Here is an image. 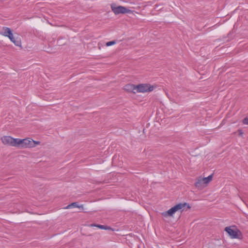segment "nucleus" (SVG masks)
I'll use <instances>...</instances> for the list:
<instances>
[{"label":"nucleus","instance_id":"ddd939ff","mask_svg":"<svg viewBox=\"0 0 248 248\" xmlns=\"http://www.w3.org/2000/svg\"><path fill=\"white\" fill-rule=\"evenodd\" d=\"M91 227H96L98 228L101 229H104L107 230L108 229V227L104 225H99V224H92L90 225Z\"/></svg>","mask_w":248,"mask_h":248},{"label":"nucleus","instance_id":"f03ea898","mask_svg":"<svg viewBox=\"0 0 248 248\" xmlns=\"http://www.w3.org/2000/svg\"><path fill=\"white\" fill-rule=\"evenodd\" d=\"M111 8L112 12L115 15L120 14H124L126 13H133L134 11H132L127 8L122 6H117L115 3H112L111 5Z\"/></svg>","mask_w":248,"mask_h":248},{"label":"nucleus","instance_id":"20e7f679","mask_svg":"<svg viewBox=\"0 0 248 248\" xmlns=\"http://www.w3.org/2000/svg\"><path fill=\"white\" fill-rule=\"evenodd\" d=\"M34 147V143L32 139L30 138L22 139L21 148H32Z\"/></svg>","mask_w":248,"mask_h":248},{"label":"nucleus","instance_id":"7ed1b4c3","mask_svg":"<svg viewBox=\"0 0 248 248\" xmlns=\"http://www.w3.org/2000/svg\"><path fill=\"white\" fill-rule=\"evenodd\" d=\"M154 89V87L148 84H140L136 86V93L150 92Z\"/></svg>","mask_w":248,"mask_h":248},{"label":"nucleus","instance_id":"6ab92c4d","mask_svg":"<svg viewBox=\"0 0 248 248\" xmlns=\"http://www.w3.org/2000/svg\"><path fill=\"white\" fill-rule=\"evenodd\" d=\"M32 141L33 142V143H34V147L36 145H38L40 143V141H34L32 140Z\"/></svg>","mask_w":248,"mask_h":248},{"label":"nucleus","instance_id":"aec40b11","mask_svg":"<svg viewBox=\"0 0 248 248\" xmlns=\"http://www.w3.org/2000/svg\"><path fill=\"white\" fill-rule=\"evenodd\" d=\"M238 131L239 132V135L242 136L243 135V132L242 130H239Z\"/></svg>","mask_w":248,"mask_h":248},{"label":"nucleus","instance_id":"f3484780","mask_svg":"<svg viewBox=\"0 0 248 248\" xmlns=\"http://www.w3.org/2000/svg\"><path fill=\"white\" fill-rule=\"evenodd\" d=\"M160 6H162V5H159V4H156L155 5V9H156L157 11L160 10L162 8V7L160 8Z\"/></svg>","mask_w":248,"mask_h":248},{"label":"nucleus","instance_id":"6e6552de","mask_svg":"<svg viewBox=\"0 0 248 248\" xmlns=\"http://www.w3.org/2000/svg\"><path fill=\"white\" fill-rule=\"evenodd\" d=\"M13 138L11 136H3L1 137V140L2 143L5 145L12 146Z\"/></svg>","mask_w":248,"mask_h":248},{"label":"nucleus","instance_id":"1a4fd4ad","mask_svg":"<svg viewBox=\"0 0 248 248\" xmlns=\"http://www.w3.org/2000/svg\"><path fill=\"white\" fill-rule=\"evenodd\" d=\"M195 186L199 189H202L205 186L204 183L202 181V177H199L196 179Z\"/></svg>","mask_w":248,"mask_h":248},{"label":"nucleus","instance_id":"f8f14e48","mask_svg":"<svg viewBox=\"0 0 248 248\" xmlns=\"http://www.w3.org/2000/svg\"><path fill=\"white\" fill-rule=\"evenodd\" d=\"M3 31L0 32V34L7 37V35L12 32L11 29L8 27H4L2 28Z\"/></svg>","mask_w":248,"mask_h":248},{"label":"nucleus","instance_id":"39448f33","mask_svg":"<svg viewBox=\"0 0 248 248\" xmlns=\"http://www.w3.org/2000/svg\"><path fill=\"white\" fill-rule=\"evenodd\" d=\"M225 231L230 235L232 238H238V232H240L238 231H235L231 229V227H226L225 228Z\"/></svg>","mask_w":248,"mask_h":248},{"label":"nucleus","instance_id":"2eb2a0df","mask_svg":"<svg viewBox=\"0 0 248 248\" xmlns=\"http://www.w3.org/2000/svg\"><path fill=\"white\" fill-rule=\"evenodd\" d=\"M206 179H207V181H208V183L211 182L212 180V178H213V175L211 174V175H210L209 176H208L207 177H206Z\"/></svg>","mask_w":248,"mask_h":248},{"label":"nucleus","instance_id":"9d476101","mask_svg":"<svg viewBox=\"0 0 248 248\" xmlns=\"http://www.w3.org/2000/svg\"><path fill=\"white\" fill-rule=\"evenodd\" d=\"M75 207H77V208H78L82 209V210L83 209V205H79L78 204V202H73V203L68 205L67 206H66L64 208V209H70L71 208H75Z\"/></svg>","mask_w":248,"mask_h":248},{"label":"nucleus","instance_id":"412c9836","mask_svg":"<svg viewBox=\"0 0 248 248\" xmlns=\"http://www.w3.org/2000/svg\"><path fill=\"white\" fill-rule=\"evenodd\" d=\"M58 44H59V46L62 45L60 43H59V42H58Z\"/></svg>","mask_w":248,"mask_h":248},{"label":"nucleus","instance_id":"dca6fc26","mask_svg":"<svg viewBox=\"0 0 248 248\" xmlns=\"http://www.w3.org/2000/svg\"><path fill=\"white\" fill-rule=\"evenodd\" d=\"M202 180L204 185H207L208 184V181H207V179L206 177H205V178L202 177Z\"/></svg>","mask_w":248,"mask_h":248},{"label":"nucleus","instance_id":"0eeeda50","mask_svg":"<svg viewBox=\"0 0 248 248\" xmlns=\"http://www.w3.org/2000/svg\"><path fill=\"white\" fill-rule=\"evenodd\" d=\"M9 38L10 41L12 42L16 46H21V42L20 40H16L14 37L12 31L7 36Z\"/></svg>","mask_w":248,"mask_h":248},{"label":"nucleus","instance_id":"a211bd4d","mask_svg":"<svg viewBox=\"0 0 248 248\" xmlns=\"http://www.w3.org/2000/svg\"><path fill=\"white\" fill-rule=\"evenodd\" d=\"M243 124H248V118H245L243 120Z\"/></svg>","mask_w":248,"mask_h":248},{"label":"nucleus","instance_id":"9b49d317","mask_svg":"<svg viewBox=\"0 0 248 248\" xmlns=\"http://www.w3.org/2000/svg\"><path fill=\"white\" fill-rule=\"evenodd\" d=\"M21 142H22V139H14L13 138L12 142L13 143H12V146L21 147Z\"/></svg>","mask_w":248,"mask_h":248},{"label":"nucleus","instance_id":"423d86ee","mask_svg":"<svg viewBox=\"0 0 248 248\" xmlns=\"http://www.w3.org/2000/svg\"><path fill=\"white\" fill-rule=\"evenodd\" d=\"M124 89L127 92L132 93H136V86L134 84H128L124 86Z\"/></svg>","mask_w":248,"mask_h":248},{"label":"nucleus","instance_id":"f257e3e1","mask_svg":"<svg viewBox=\"0 0 248 248\" xmlns=\"http://www.w3.org/2000/svg\"><path fill=\"white\" fill-rule=\"evenodd\" d=\"M187 207V209H190V206L186 202L180 203L176 204L174 206L171 208L168 211L163 212L162 215L165 217L168 216L171 217L172 215L177 211L182 210H183L185 207Z\"/></svg>","mask_w":248,"mask_h":248},{"label":"nucleus","instance_id":"4468645a","mask_svg":"<svg viewBox=\"0 0 248 248\" xmlns=\"http://www.w3.org/2000/svg\"><path fill=\"white\" fill-rule=\"evenodd\" d=\"M115 44H116L115 41H112L107 42L106 43V46H110L111 45H114Z\"/></svg>","mask_w":248,"mask_h":248}]
</instances>
